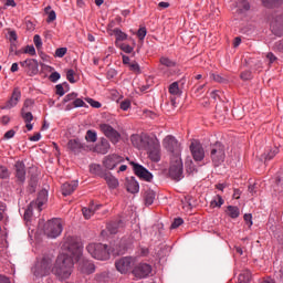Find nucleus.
I'll use <instances>...</instances> for the list:
<instances>
[{"label":"nucleus","mask_w":283,"mask_h":283,"mask_svg":"<svg viewBox=\"0 0 283 283\" xmlns=\"http://www.w3.org/2000/svg\"><path fill=\"white\" fill-rule=\"evenodd\" d=\"M63 253L56 259L55 265L52 269L53 275L57 277L61 282L67 280L72 275V269H74V262L81 260L83 255V245L74 237H67L64 241Z\"/></svg>","instance_id":"1"},{"label":"nucleus","mask_w":283,"mask_h":283,"mask_svg":"<svg viewBox=\"0 0 283 283\" xmlns=\"http://www.w3.org/2000/svg\"><path fill=\"white\" fill-rule=\"evenodd\" d=\"M123 220L112 221L107 224V231L115 235V233H118V229H123Z\"/></svg>","instance_id":"25"},{"label":"nucleus","mask_w":283,"mask_h":283,"mask_svg":"<svg viewBox=\"0 0 283 283\" xmlns=\"http://www.w3.org/2000/svg\"><path fill=\"white\" fill-rule=\"evenodd\" d=\"M17 182L23 185L25 182V164L23 161H17L14 165Z\"/></svg>","instance_id":"17"},{"label":"nucleus","mask_w":283,"mask_h":283,"mask_svg":"<svg viewBox=\"0 0 283 283\" xmlns=\"http://www.w3.org/2000/svg\"><path fill=\"white\" fill-rule=\"evenodd\" d=\"M239 283H251V272L244 271L239 275Z\"/></svg>","instance_id":"35"},{"label":"nucleus","mask_w":283,"mask_h":283,"mask_svg":"<svg viewBox=\"0 0 283 283\" xmlns=\"http://www.w3.org/2000/svg\"><path fill=\"white\" fill-rule=\"evenodd\" d=\"M154 200H156V192L154 190H146L144 193V201L146 206H151L154 205Z\"/></svg>","instance_id":"28"},{"label":"nucleus","mask_w":283,"mask_h":283,"mask_svg":"<svg viewBox=\"0 0 283 283\" xmlns=\"http://www.w3.org/2000/svg\"><path fill=\"white\" fill-rule=\"evenodd\" d=\"M185 169L182 166V158L170 157L169 177L176 182H180L185 178Z\"/></svg>","instance_id":"2"},{"label":"nucleus","mask_w":283,"mask_h":283,"mask_svg":"<svg viewBox=\"0 0 283 283\" xmlns=\"http://www.w3.org/2000/svg\"><path fill=\"white\" fill-rule=\"evenodd\" d=\"M113 32L116 35V41H126L127 35L120 29H114Z\"/></svg>","instance_id":"41"},{"label":"nucleus","mask_w":283,"mask_h":283,"mask_svg":"<svg viewBox=\"0 0 283 283\" xmlns=\"http://www.w3.org/2000/svg\"><path fill=\"white\" fill-rule=\"evenodd\" d=\"M132 264H134V259L132 256H124L115 262V268L125 275L132 270Z\"/></svg>","instance_id":"12"},{"label":"nucleus","mask_w":283,"mask_h":283,"mask_svg":"<svg viewBox=\"0 0 283 283\" xmlns=\"http://www.w3.org/2000/svg\"><path fill=\"white\" fill-rule=\"evenodd\" d=\"M67 149L75 155H78L85 149V144H83L78 138L70 139L67 143Z\"/></svg>","instance_id":"18"},{"label":"nucleus","mask_w":283,"mask_h":283,"mask_svg":"<svg viewBox=\"0 0 283 283\" xmlns=\"http://www.w3.org/2000/svg\"><path fill=\"white\" fill-rule=\"evenodd\" d=\"M237 7L241 12H249V10H251V3H249V0H239L237 2Z\"/></svg>","instance_id":"32"},{"label":"nucleus","mask_w":283,"mask_h":283,"mask_svg":"<svg viewBox=\"0 0 283 283\" xmlns=\"http://www.w3.org/2000/svg\"><path fill=\"white\" fill-rule=\"evenodd\" d=\"M59 78H61V73H59V72H53L49 76V81H51V83H56V81H59Z\"/></svg>","instance_id":"55"},{"label":"nucleus","mask_w":283,"mask_h":283,"mask_svg":"<svg viewBox=\"0 0 283 283\" xmlns=\"http://www.w3.org/2000/svg\"><path fill=\"white\" fill-rule=\"evenodd\" d=\"M126 189L128 193H138V191H140V186L138 181H136V178L130 177V179H127Z\"/></svg>","instance_id":"23"},{"label":"nucleus","mask_w":283,"mask_h":283,"mask_svg":"<svg viewBox=\"0 0 283 283\" xmlns=\"http://www.w3.org/2000/svg\"><path fill=\"white\" fill-rule=\"evenodd\" d=\"M76 73L74 72V70H69L67 72H66V78H67V81L69 82H71V83H76V80H74V75H75Z\"/></svg>","instance_id":"54"},{"label":"nucleus","mask_w":283,"mask_h":283,"mask_svg":"<svg viewBox=\"0 0 283 283\" xmlns=\"http://www.w3.org/2000/svg\"><path fill=\"white\" fill-rule=\"evenodd\" d=\"M19 101H21V90L19 87H14L11 97L4 103V105L0 106V109H12V107H17V105H19Z\"/></svg>","instance_id":"13"},{"label":"nucleus","mask_w":283,"mask_h":283,"mask_svg":"<svg viewBox=\"0 0 283 283\" xmlns=\"http://www.w3.org/2000/svg\"><path fill=\"white\" fill-rule=\"evenodd\" d=\"M186 169L188 174H193V171H198V169H196V167L193 166V163H186Z\"/></svg>","instance_id":"61"},{"label":"nucleus","mask_w":283,"mask_h":283,"mask_svg":"<svg viewBox=\"0 0 283 283\" xmlns=\"http://www.w3.org/2000/svg\"><path fill=\"white\" fill-rule=\"evenodd\" d=\"M224 205V199H222V196L217 195L214 200L211 201V207H222Z\"/></svg>","instance_id":"43"},{"label":"nucleus","mask_w":283,"mask_h":283,"mask_svg":"<svg viewBox=\"0 0 283 283\" xmlns=\"http://www.w3.org/2000/svg\"><path fill=\"white\" fill-rule=\"evenodd\" d=\"M27 67L29 69L28 74L30 76H36V74H39V61L35 59H29V64Z\"/></svg>","instance_id":"24"},{"label":"nucleus","mask_w":283,"mask_h":283,"mask_svg":"<svg viewBox=\"0 0 283 283\" xmlns=\"http://www.w3.org/2000/svg\"><path fill=\"white\" fill-rule=\"evenodd\" d=\"M190 151L192 154L193 160L196 163H200L205 160V148H202V144L198 142H192L190 145Z\"/></svg>","instance_id":"15"},{"label":"nucleus","mask_w":283,"mask_h":283,"mask_svg":"<svg viewBox=\"0 0 283 283\" xmlns=\"http://www.w3.org/2000/svg\"><path fill=\"white\" fill-rule=\"evenodd\" d=\"M264 8H280L283 4V0H262Z\"/></svg>","instance_id":"31"},{"label":"nucleus","mask_w":283,"mask_h":283,"mask_svg":"<svg viewBox=\"0 0 283 283\" xmlns=\"http://www.w3.org/2000/svg\"><path fill=\"white\" fill-rule=\"evenodd\" d=\"M240 78H242V81H251V78H253V75L251 71H243L240 75Z\"/></svg>","instance_id":"51"},{"label":"nucleus","mask_w":283,"mask_h":283,"mask_svg":"<svg viewBox=\"0 0 283 283\" xmlns=\"http://www.w3.org/2000/svg\"><path fill=\"white\" fill-rule=\"evenodd\" d=\"M90 171L91 174H94V176H99V178H103L107 172V170H103V167L98 164H92L90 166Z\"/></svg>","instance_id":"27"},{"label":"nucleus","mask_w":283,"mask_h":283,"mask_svg":"<svg viewBox=\"0 0 283 283\" xmlns=\"http://www.w3.org/2000/svg\"><path fill=\"white\" fill-rule=\"evenodd\" d=\"M50 273V263L45 260H42L40 264L35 266L34 275L36 277H44Z\"/></svg>","instance_id":"19"},{"label":"nucleus","mask_w":283,"mask_h":283,"mask_svg":"<svg viewBox=\"0 0 283 283\" xmlns=\"http://www.w3.org/2000/svg\"><path fill=\"white\" fill-rule=\"evenodd\" d=\"M86 103H90L91 107H95V109H99L101 102L94 101L90 97L85 98Z\"/></svg>","instance_id":"53"},{"label":"nucleus","mask_w":283,"mask_h":283,"mask_svg":"<svg viewBox=\"0 0 283 283\" xmlns=\"http://www.w3.org/2000/svg\"><path fill=\"white\" fill-rule=\"evenodd\" d=\"M39 185V178L36 176H32L29 181V191L30 193H34L36 191V186Z\"/></svg>","instance_id":"34"},{"label":"nucleus","mask_w":283,"mask_h":283,"mask_svg":"<svg viewBox=\"0 0 283 283\" xmlns=\"http://www.w3.org/2000/svg\"><path fill=\"white\" fill-rule=\"evenodd\" d=\"M46 238H59L63 233V223L61 219H51L44 223L43 228Z\"/></svg>","instance_id":"4"},{"label":"nucleus","mask_w":283,"mask_h":283,"mask_svg":"<svg viewBox=\"0 0 283 283\" xmlns=\"http://www.w3.org/2000/svg\"><path fill=\"white\" fill-rule=\"evenodd\" d=\"M129 65V69L132 70V72H136V74H140V65H138V63L133 62Z\"/></svg>","instance_id":"56"},{"label":"nucleus","mask_w":283,"mask_h":283,"mask_svg":"<svg viewBox=\"0 0 283 283\" xmlns=\"http://www.w3.org/2000/svg\"><path fill=\"white\" fill-rule=\"evenodd\" d=\"M78 187V181L74 180L62 185V196H72Z\"/></svg>","instance_id":"22"},{"label":"nucleus","mask_w":283,"mask_h":283,"mask_svg":"<svg viewBox=\"0 0 283 283\" xmlns=\"http://www.w3.org/2000/svg\"><path fill=\"white\" fill-rule=\"evenodd\" d=\"M78 271H81V273L84 275H92V273L96 271V265H94V263H92L90 260L83 259L78 263Z\"/></svg>","instance_id":"16"},{"label":"nucleus","mask_w":283,"mask_h":283,"mask_svg":"<svg viewBox=\"0 0 283 283\" xmlns=\"http://www.w3.org/2000/svg\"><path fill=\"white\" fill-rule=\"evenodd\" d=\"M210 158L214 167H219V165H222V161L224 160V158H227V155L224 153V145H222V143L217 142L216 144L210 146Z\"/></svg>","instance_id":"5"},{"label":"nucleus","mask_w":283,"mask_h":283,"mask_svg":"<svg viewBox=\"0 0 283 283\" xmlns=\"http://www.w3.org/2000/svg\"><path fill=\"white\" fill-rule=\"evenodd\" d=\"M98 207H101V206L92 205L88 208H83L82 213H83L85 220H90L92 218V216H94V213H96V210L98 209Z\"/></svg>","instance_id":"30"},{"label":"nucleus","mask_w":283,"mask_h":283,"mask_svg":"<svg viewBox=\"0 0 283 283\" xmlns=\"http://www.w3.org/2000/svg\"><path fill=\"white\" fill-rule=\"evenodd\" d=\"M133 165V170L135 176L140 178V180H145L146 182H151L154 180V175L147 170L143 165L136 164L134 161L130 163Z\"/></svg>","instance_id":"10"},{"label":"nucleus","mask_w":283,"mask_h":283,"mask_svg":"<svg viewBox=\"0 0 283 283\" xmlns=\"http://www.w3.org/2000/svg\"><path fill=\"white\" fill-rule=\"evenodd\" d=\"M137 36H138L139 41H143L145 39V36H147V28H145V27L139 28V30L137 31Z\"/></svg>","instance_id":"48"},{"label":"nucleus","mask_w":283,"mask_h":283,"mask_svg":"<svg viewBox=\"0 0 283 283\" xmlns=\"http://www.w3.org/2000/svg\"><path fill=\"white\" fill-rule=\"evenodd\" d=\"M57 96H65V90L63 88V84H57L55 86Z\"/></svg>","instance_id":"62"},{"label":"nucleus","mask_w":283,"mask_h":283,"mask_svg":"<svg viewBox=\"0 0 283 283\" xmlns=\"http://www.w3.org/2000/svg\"><path fill=\"white\" fill-rule=\"evenodd\" d=\"M86 251L95 260H109V250L107 249V244L90 243L86 247Z\"/></svg>","instance_id":"3"},{"label":"nucleus","mask_w":283,"mask_h":283,"mask_svg":"<svg viewBox=\"0 0 283 283\" xmlns=\"http://www.w3.org/2000/svg\"><path fill=\"white\" fill-rule=\"evenodd\" d=\"M85 139H86L88 143H96V140H98V137H97V135H96V132H94V130H87V132H86Z\"/></svg>","instance_id":"40"},{"label":"nucleus","mask_w":283,"mask_h":283,"mask_svg":"<svg viewBox=\"0 0 283 283\" xmlns=\"http://www.w3.org/2000/svg\"><path fill=\"white\" fill-rule=\"evenodd\" d=\"M169 93L172 96H180V87L178 86V82H174L169 85Z\"/></svg>","instance_id":"36"},{"label":"nucleus","mask_w":283,"mask_h":283,"mask_svg":"<svg viewBox=\"0 0 283 283\" xmlns=\"http://www.w3.org/2000/svg\"><path fill=\"white\" fill-rule=\"evenodd\" d=\"M119 48L126 54H132V52H134V48H132L129 44L122 43Z\"/></svg>","instance_id":"46"},{"label":"nucleus","mask_w":283,"mask_h":283,"mask_svg":"<svg viewBox=\"0 0 283 283\" xmlns=\"http://www.w3.org/2000/svg\"><path fill=\"white\" fill-rule=\"evenodd\" d=\"M46 23H52V21H56V12L54 10L48 13Z\"/></svg>","instance_id":"57"},{"label":"nucleus","mask_w":283,"mask_h":283,"mask_svg":"<svg viewBox=\"0 0 283 283\" xmlns=\"http://www.w3.org/2000/svg\"><path fill=\"white\" fill-rule=\"evenodd\" d=\"M102 178L106 180V184L109 187V189H116V187H118V179H116V177H114L112 172L106 171V174Z\"/></svg>","instance_id":"26"},{"label":"nucleus","mask_w":283,"mask_h":283,"mask_svg":"<svg viewBox=\"0 0 283 283\" xmlns=\"http://www.w3.org/2000/svg\"><path fill=\"white\" fill-rule=\"evenodd\" d=\"M111 145H109V140H107L106 138H102L99 143H97L94 147V151L96 154H108L109 149H111Z\"/></svg>","instance_id":"20"},{"label":"nucleus","mask_w":283,"mask_h":283,"mask_svg":"<svg viewBox=\"0 0 283 283\" xmlns=\"http://www.w3.org/2000/svg\"><path fill=\"white\" fill-rule=\"evenodd\" d=\"M33 43H34L36 50H41V48L43 46V42L41 41V35L35 34L33 36Z\"/></svg>","instance_id":"44"},{"label":"nucleus","mask_w":283,"mask_h":283,"mask_svg":"<svg viewBox=\"0 0 283 283\" xmlns=\"http://www.w3.org/2000/svg\"><path fill=\"white\" fill-rule=\"evenodd\" d=\"M21 116H22L24 123H32V120H34V116L32 115V113L25 112V108L21 109Z\"/></svg>","instance_id":"37"},{"label":"nucleus","mask_w":283,"mask_h":283,"mask_svg":"<svg viewBox=\"0 0 283 283\" xmlns=\"http://www.w3.org/2000/svg\"><path fill=\"white\" fill-rule=\"evenodd\" d=\"M32 105H34V99L28 98L24 101L22 109H24V112H25V109H28V107H32Z\"/></svg>","instance_id":"63"},{"label":"nucleus","mask_w":283,"mask_h":283,"mask_svg":"<svg viewBox=\"0 0 283 283\" xmlns=\"http://www.w3.org/2000/svg\"><path fill=\"white\" fill-rule=\"evenodd\" d=\"M24 54H30V56H36V49H34V45H27Z\"/></svg>","instance_id":"49"},{"label":"nucleus","mask_w":283,"mask_h":283,"mask_svg":"<svg viewBox=\"0 0 283 283\" xmlns=\"http://www.w3.org/2000/svg\"><path fill=\"white\" fill-rule=\"evenodd\" d=\"M35 203H30L27 208V210L24 211V220H30V218H32V213L34 211V209H38L35 206Z\"/></svg>","instance_id":"39"},{"label":"nucleus","mask_w":283,"mask_h":283,"mask_svg":"<svg viewBox=\"0 0 283 283\" xmlns=\"http://www.w3.org/2000/svg\"><path fill=\"white\" fill-rule=\"evenodd\" d=\"M248 191L251 196H255V193H258V184L254 182L253 185H250Z\"/></svg>","instance_id":"59"},{"label":"nucleus","mask_w":283,"mask_h":283,"mask_svg":"<svg viewBox=\"0 0 283 283\" xmlns=\"http://www.w3.org/2000/svg\"><path fill=\"white\" fill-rule=\"evenodd\" d=\"M148 157L153 163H160V143L154 138L147 146Z\"/></svg>","instance_id":"8"},{"label":"nucleus","mask_w":283,"mask_h":283,"mask_svg":"<svg viewBox=\"0 0 283 283\" xmlns=\"http://www.w3.org/2000/svg\"><path fill=\"white\" fill-rule=\"evenodd\" d=\"M109 280V274L107 272L97 273L95 275V281L97 282H107Z\"/></svg>","instance_id":"42"},{"label":"nucleus","mask_w":283,"mask_h":283,"mask_svg":"<svg viewBox=\"0 0 283 283\" xmlns=\"http://www.w3.org/2000/svg\"><path fill=\"white\" fill-rule=\"evenodd\" d=\"M125 159L116 154L108 155L104 158L103 165L106 169H116L117 165H120Z\"/></svg>","instance_id":"14"},{"label":"nucleus","mask_w":283,"mask_h":283,"mask_svg":"<svg viewBox=\"0 0 283 283\" xmlns=\"http://www.w3.org/2000/svg\"><path fill=\"white\" fill-rule=\"evenodd\" d=\"M73 105L74 107H85V102L81 98H76L74 102H73Z\"/></svg>","instance_id":"64"},{"label":"nucleus","mask_w":283,"mask_h":283,"mask_svg":"<svg viewBox=\"0 0 283 283\" xmlns=\"http://www.w3.org/2000/svg\"><path fill=\"white\" fill-rule=\"evenodd\" d=\"M159 63L161 65H165L166 67H176V62H174L169 57H165V56L160 57Z\"/></svg>","instance_id":"38"},{"label":"nucleus","mask_w":283,"mask_h":283,"mask_svg":"<svg viewBox=\"0 0 283 283\" xmlns=\"http://www.w3.org/2000/svg\"><path fill=\"white\" fill-rule=\"evenodd\" d=\"M76 96H78V94L70 93V94L65 95L63 103H70V101H74V98H76Z\"/></svg>","instance_id":"60"},{"label":"nucleus","mask_w":283,"mask_h":283,"mask_svg":"<svg viewBox=\"0 0 283 283\" xmlns=\"http://www.w3.org/2000/svg\"><path fill=\"white\" fill-rule=\"evenodd\" d=\"M164 147L167 151L171 153V158H180V143L177 142L176 137L171 135L166 136L164 139Z\"/></svg>","instance_id":"6"},{"label":"nucleus","mask_w":283,"mask_h":283,"mask_svg":"<svg viewBox=\"0 0 283 283\" xmlns=\"http://www.w3.org/2000/svg\"><path fill=\"white\" fill-rule=\"evenodd\" d=\"M277 154H280V148L274 147L271 150H269L268 153L263 154V158H264V160H273V158H275V156H277Z\"/></svg>","instance_id":"33"},{"label":"nucleus","mask_w":283,"mask_h":283,"mask_svg":"<svg viewBox=\"0 0 283 283\" xmlns=\"http://www.w3.org/2000/svg\"><path fill=\"white\" fill-rule=\"evenodd\" d=\"M101 132L111 140L113 145H117V143H120V133L116 130L112 125L109 124H101L99 125Z\"/></svg>","instance_id":"7"},{"label":"nucleus","mask_w":283,"mask_h":283,"mask_svg":"<svg viewBox=\"0 0 283 283\" xmlns=\"http://www.w3.org/2000/svg\"><path fill=\"white\" fill-rule=\"evenodd\" d=\"M243 219L249 224V227H253V216L251 213H245Z\"/></svg>","instance_id":"58"},{"label":"nucleus","mask_w":283,"mask_h":283,"mask_svg":"<svg viewBox=\"0 0 283 283\" xmlns=\"http://www.w3.org/2000/svg\"><path fill=\"white\" fill-rule=\"evenodd\" d=\"M65 54H67V48H60L55 50V56H57L59 59H63Z\"/></svg>","instance_id":"45"},{"label":"nucleus","mask_w":283,"mask_h":283,"mask_svg":"<svg viewBox=\"0 0 283 283\" xmlns=\"http://www.w3.org/2000/svg\"><path fill=\"white\" fill-rule=\"evenodd\" d=\"M154 140V138L148 135H132L130 143L137 149H147L149 144Z\"/></svg>","instance_id":"9"},{"label":"nucleus","mask_w":283,"mask_h":283,"mask_svg":"<svg viewBox=\"0 0 283 283\" xmlns=\"http://www.w3.org/2000/svg\"><path fill=\"white\" fill-rule=\"evenodd\" d=\"M132 273L137 280H144L145 277H149L151 274V265L147 263H139L133 269Z\"/></svg>","instance_id":"11"},{"label":"nucleus","mask_w":283,"mask_h":283,"mask_svg":"<svg viewBox=\"0 0 283 283\" xmlns=\"http://www.w3.org/2000/svg\"><path fill=\"white\" fill-rule=\"evenodd\" d=\"M10 177V172L6 166H0V178L6 179Z\"/></svg>","instance_id":"47"},{"label":"nucleus","mask_w":283,"mask_h":283,"mask_svg":"<svg viewBox=\"0 0 283 283\" xmlns=\"http://www.w3.org/2000/svg\"><path fill=\"white\" fill-rule=\"evenodd\" d=\"M185 220L182 218H176L174 222L170 226V229H178V227H181L184 224Z\"/></svg>","instance_id":"50"},{"label":"nucleus","mask_w":283,"mask_h":283,"mask_svg":"<svg viewBox=\"0 0 283 283\" xmlns=\"http://www.w3.org/2000/svg\"><path fill=\"white\" fill-rule=\"evenodd\" d=\"M120 109H123L124 112H127V109L129 107H132V101L129 99H124L120 105H119Z\"/></svg>","instance_id":"52"},{"label":"nucleus","mask_w":283,"mask_h":283,"mask_svg":"<svg viewBox=\"0 0 283 283\" xmlns=\"http://www.w3.org/2000/svg\"><path fill=\"white\" fill-rule=\"evenodd\" d=\"M226 213L229 218L235 220V218H240V208H238V206H228Z\"/></svg>","instance_id":"29"},{"label":"nucleus","mask_w":283,"mask_h":283,"mask_svg":"<svg viewBox=\"0 0 283 283\" xmlns=\"http://www.w3.org/2000/svg\"><path fill=\"white\" fill-rule=\"evenodd\" d=\"M48 202V190L43 189L39 192L38 198L35 201H31L32 205H34L39 211H43V206Z\"/></svg>","instance_id":"21"}]
</instances>
